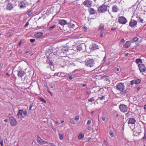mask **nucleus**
I'll return each mask as SVG.
<instances>
[{
	"mask_svg": "<svg viewBox=\"0 0 146 146\" xmlns=\"http://www.w3.org/2000/svg\"><path fill=\"white\" fill-rule=\"evenodd\" d=\"M85 62V65L88 67H93L94 66V61L93 59L87 58Z\"/></svg>",
	"mask_w": 146,
	"mask_h": 146,
	"instance_id": "1",
	"label": "nucleus"
},
{
	"mask_svg": "<svg viewBox=\"0 0 146 146\" xmlns=\"http://www.w3.org/2000/svg\"><path fill=\"white\" fill-rule=\"evenodd\" d=\"M9 117L11 125L12 126L16 125L17 123L16 119L13 117L10 114L9 115Z\"/></svg>",
	"mask_w": 146,
	"mask_h": 146,
	"instance_id": "2",
	"label": "nucleus"
},
{
	"mask_svg": "<svg viewBox=\"0 0 146 146\" xmlns=\"http://www.w3.org/2000/svg\"><path fill=\"white\" fill-rule=\"evenodd\" d=\"M119 108L121 111L123 113H125L127 111L128 107L127 106L124 104H121L119 106Z\"/></svg>",
	"mask_w": 146,
	"mask_h": 146,
	"instance_id": "3",
	"label": "nucleus"
},
{
	"mask_svg": "<svg viewBox=\"0 0 146 146\" xmlns=\"http://www.w3.org/2000/svg\"><path fill=\"white\" fill-rule=\"evenodd\" d=\"M118 22L119 24H125L127 22V21L124 17L121 16L118 18Z\"/></svg>",
	"mask_w": 146,
	"mask_h": 146,
	"instance_id": "4",
	"label": "nucleus"
},
{
	"mask_svg": "<svg viewBox=\"0 0 146 146\" xmlns=\"http://www.w3.org/2000/svg\"><path fill=\"white\" fill-rule=\"evenodd\" d=\"M107 6L103 4L98 8V10L100 13H103L107 10Z\"/></svg>",
	"mask_w": 146,
	"mask_h": 146,
	"instance_id": "5",
	"label": "nucleus"
},
{
	"mask_svg": "<svg viewBox=\"0 0 146 146\" xmlns=\"http://www.w3.org/2000/svg\"><path fill=\"white\" fill-rule=\"evenodd\" d=\"M116 87L117 89L120 91H122L125 88L124 83L121 82L118 83Z\"/></svg>",
	"mask_w": 146,
	"mask_h": 146,
	"instance_id": "6",
	"label": "nucleus"
},
{
	"mask_svg": "<svg viewBox=\"0 0 146 146\" xmlns=\"http://www.w3.org/2000/svg\"><path fill=\"white\" fill-rule=\"evenodd\" d=\"M137 23V21L132 19L129 23V25L132 28H134L136 27Z\"/></svg>",
	"mask_w": 146,
	"mask_h": 146,
	"instance_id": "7",
	"label": "nucleus"
},
{
	"mask_svg": "<svg viewBox=\"0 0 146 146\" xmlns=\"http://www.w3.org/2000/svg\"><path fill=\"white\" fill-rule=\"evenodd\" d=\"M17 76L18 77L22 78L26 74V72L22 69H19L17 71Z\"/></svg>",
	"mask_w": 146,
	"mask_h": 146,
	"instance_id": "8",
	"label": "nucleus"
},
{
	"mask_svg": "<svg viewBox=\"0 0 146 146\" xmlns=\"http://www.w3.org/2000/svg\"><path fill=\"white\" fill-rule=\"evenodd\" d=\"M138 67L140 71L141 72H145L146 70L145 66L143 64H139L138 65Z\"/></svg>",
	"mask_w": 146,
	"mask_h": 146,
	"instance_id": "9",
	"label": "nucleus"
},
{
	"mask_svg": "<svg viewBox=\"0 0 146 146\" xmlns=\"http://www.w3.org/2000/svg\"><path fill=\"white\" fill-rule=\"evenodd\" d=\"M92 1L91 0H86L83 4L87 7H90L92 5Z\"/></svg>",
	"mask_w": 146,
	"mask_h": 146,
	"instance_id": "10",
	"label": "nucleus"
},
{
	"mask_svg": "<svg viewBox=\"0 0 146 146\" xmlns=\"http://www.w3.org/2000/svg\"><path fill=\"white\" fill-rule=\"evenodd\" d=\"M136 122V120L135 118L131 117L128 119L127 123L129 124H134Z\"/></svg>",
	"mask_w": 146,
	"mask_h": 146,
	"instance_id": "11",
	"label": "nucleus"
},
{
	"mask_svg": "<svg viewBox=\"0 0 146 146\" xmlns=\"http://www.w3.org/2000/svg\"><path fill=\"white\" fill-rule=\"evenodd\" d=\"M23 110H19L18 112L17 113V116L19 118H24L23 116Z\"/></svg>",
	"mask_w": 146,
	"mask_h": 146,
	"instance_id": "12",
	"label": "nucleus"
},
{
	"mask_svg": "<svg viewBox=\"0 0 146 146\" xmlns=\"http://www.w3.org/2000/svg\"><path fill=\"white\" fill-rule=\"evenodd\" d=\"M75 23L73 21H70L68 24V27L71 29H74L75 27Z\"/></svg>",
	"mask_w": 146,
	"mask_h": 146,
	"instance_id": "13",
	"label": "nucleus"
},
{
	"mask_svg": "<svg viewBox=\"0 0 146 146\" xmlns=\"http://www.w3.org/2000/svg\"><path fill=\"white\" fill-rule=\"evenodd\" d=\"M13 7V5L11 3H9L8 4H7L6 8L7 10H11L12 9Z\"/></svg>",
	"mask_w": 146,
	"mask_h": 146,
	"instance_id": "14",
	"label": "nucleus"
},
{
	"mask_svg": "<svg viewBox=\"0 0 146 146\" xmlns=\"http://www.w3.org/2000/svg\"><path fill=\"white\" fill-rule=\"evenodd\" d=\"M58 23L62 26H64L67 23V22L64 20H59Z\"/></svg>",
	"mask_w": 146,
	"mask_h": 146,
	"instance_id": "15",
	"label": "nucleus"
},
{
	"mask_svg": "<svg viewBox=\"0 0 146 146\" xmlns=\"http://www.w3.org/2000/svg\"><path fill=\"white\" fill-rule=\"evenodd\" d=\"M43 140L38 135H37V142L40 145H42Z\"/></svg>",
	"mask_w": 146,
	"mask_h": 146,
	"instance_id": "16",
	"label": "nucleus"
},
{
	"mask_svg": "<svg viewBox=\"0 0 146 146\" xmlns=\"http://www.w3.org/2000/svg\"><path fill=\"white\" fill-rule=\"evenodd\" d=\"M19 5L20 8L23 9L25 7L26 4L24 2L22 1L19 3Z\"/></svg>",
	"mask_w": 146,
	"mask_h": 146,
	"instance_id": "17",
	"label": "nucleus"
},
{
	"mask_svg": "<svg viewBox=\"0 0 146 146\" xmlns=\"http://www.w3.org/2000/svg\"><path fill=\"white\" fill-rule=\"evenodd\" d=\"M113 12L115 13L117 12L119 10L117 6L116 5H113L112 7Z\"/></svg>",
	"mask_w": 146,
	"mask_h": 146,
	"instance_id": "18",
	"label": "nucleus"
},
{
	"mask_svg": "<svg viewBox=\"0 0 146 146\" xmlns=\"http://www.w3.org/2000/svg\"><path fill=\"white\" fill-rule=\"evenodd\" d=\"M99 31H105L104 25L102 24H100L98 28Z\"/></svg>",
	"mask_w": 146,
	"mask_h": 146,
	"instance_id": "19",
	"label": "nucleus"
},
{
	"mask_svg": "<svg viewBox=\"0 0 146 146\" xmlns=\"http://www.w3.org/2000/svg\"><path fill=\"white\" fill-rule=\"evenodd\" d=\"M130 45L131 44L130 42L127 41L124 45V47L125 48H127L130 46Z\"/></svg>",
	"mask_w": 146,
	"mask_h": 146,
	"instance_id": "20",
	"label": "nucleus"
},
{
	"mask_svg": "<svg viewBox=\"0 0 146 146\" xmlns=\"http://www.w3.org/2000/svg\"><path fill=\"white\" fill-rule=\"evenodd\" d=\"M43 35V34L41 32L37 33L35 35V36L36 38H39L42 36Z\"/></svg>",
	"mask_w": 146,
	"mask_h": 146,
	"instance_id": "21",
	"label": "nucleus"
},
{
	"mask_svg": "<svg viewBox=\"0 0 146 146\" xmlns=\"http://www.w3.org/2000/svg\"><path fill=\"white\" fill-rule=\"evenodd\" d=\"M135 62L137 64H139V63H142L143 61L140 58L136 59L135 60Z\"/></svg>",
	"mask_w": 146,
	"mask_h": 146,
	"instance_id": "22",
	"label": "nucleus"
},
{
	"mask_svg": "<svg viewBox=\"0 0 146 146\" xmlns=\"http://www.w3.org/2000/svg\"><path fill=\"white\" fill-rule=\"evenodd\" d=\"M38 99L42 101V102L44 103H46V101L44 100V99L42 98V97L38 96Z\"/></svg>",
	"mask_w": 146,
	"mask_h": 146,
	"instance_id": "23",
	"label": "nucleus"
},
{
	"mask_svg": "<svg viewBox=\"0 0 146 146\" xmlns=\"http://www.w3.org/2000/svg\"><path fill=\"white\" fill-rule=\"evenodd\" d=\"M89 11L90 14L91 15H93L95 13V10L92 8H91L89 10Z\"/></svg>",
	"mask_w": 146,
	"mask_h": 146,
	"instance_id": "24",
	"label": "nucleus"
},
{
	"mask_svg": "<svg viewBox=\"0 0 146 146\" xmlns=\"http://www.w3.org/2000/svg\"><path fill=\"white\" fill-rule=\"evenodd\" d=\"M99 31L100 37L102 38L104 36L105 31Z\"/></svg>",
	"mask_w": 146,
	"mask_h": 146,
	"instance_id": "25",
	"label": "nucleus"
},
{
	"mask_svg": "<svg viewBox=\"0 0 146 146\" xmlns=\"http://www.w3.org/2000/svg\"><path fill=\"white\" fill-rule=\"evenodd\" d=\"M82 45H80L76 47V49L77 50H78L80 51L82 49Z\"/></svg>",
	"mask_w": 146,
	"mask_h": 146,
	"instance_id": "26",
	"label": "nucleus"
},
{
	"mask_svg": "<svg viewBox=\"0 0 146 146\" xmlns=\"http://www.w3.org/2000/svg\"><path fill=\"white\" fill-rule=\"evenodd\" d=\"M138 40V38L137 37H135L133 39L131 40V42L132 43H133L137 41Z\"/></svg>",
	"mask_w": 146,
	"mask_h": 146,
	"instance_id": "27",
	"label": "nucleus"
},
{
	"mask_svg": "<svg viewBox=\"0 0 146 146\" xmlns=\"http://www.w3.org/2000/svg\"><path fill=\"white\" fill-rule=\"evenodd\" d=\"M103 90L106 91H107L106 90H107V91H110L111 90V89L110 88L108 87H105L104 88H103Z\"/></svg>",
	"mask_w": 146,
	"mask_h": 146,
	"instance_id": "28",
	"label": "nucleus"
},
{
	"mask_svg": "<svg viewBox=\"0 0 146 146\" xmlns=\"http://www.w3.org/2000/svg\"><path fill=\"white\" fill-rule=\"evenodd\" d=\"M98 46L96 44H93L92 46V48L94 49L98 48Z\"/></svg>",
	"mask_w": 146,
	"mask_h": 146,
	"instance_id": "29",
	"label": "nucleus"
},
{
	"mask_svg": "<svg viewBox=\"0 0 146 146\" xmlns=\"http://www.w3.org/2000/svg\"><path fill=\"white\" fill-rule=\"evenodd\" d=\"M60 75L61 77H64L66 75V74L65 72H60Z\"/></svg>",
	"mask_w": 146,
	"mask_h": 146,
	"instance_id": "30",
	"label": "nucleus"
},
{
	"mask_svg": "<svg viewBox=\"0 0 146 146\" xmlns=\"http://www.w3.org/2000/svg\"><path fill=\"white\" fill-rule=\"evenodd\" d=\"M60 139V140H62L63 139V135L62 134L58 133Z\"/></svg>",
	"mask_w": 146,
	"mask_h": 146,
	"instance_id": "31",
	"label": "nucleus"
},
{
	"mask_svg": "<svg viewBox=\"0 0 146 146\" xmlns=\"http://www.w3.org/2000/svg\"><path fill=\"white\" fill-rule=\"evenodd\" d=\"M84 137V135L83 134H80L78 136V138L81 139Z\"/></svg>",
	"mask_w": 146,
	"mask_h": 146,
	"instance_id": "32",
	"label": "nucleus"
},
{
	"mask_svg": "<svg viewBox=\"0 0 146 146\" xmlns=\"http://www.w3.org/2000/svg\"><path fill=\"white\" fill-rule=\"evenodd\" d=\"M136 84H139L141 81V80L140 79H137L135 80Z\"/></svg>",
	"mask_w": 146,
	"mask_h": 146,
	"instance_id": "33",
	"label": "nucleus"
},
{
	"mask_svg": "<svg viewBox=\"0 0 146 146\" xmlns=\"http://www.w3.org/2000/svg\"><path fill=\"white\" fill-rule=\"evenodd\" d=\"M55 27H56L55 25H53L51 27H50L49 28V30L50 31H51L52 29H53Z\"/></svg>",
	"mask_w": 146,
	"mask_h": 146,
	"instance_id": "34",
	"label": "nucleus"
},
{
	"mask_svg": "<svg viewBox=\"0 0 146 146\" xmlns=\"http://www.w3.org/2000/svg\"><path fill=\"white\" fill-rule=\"evenodd\" d=\"M130 84L131 85H132L134 84H136L135 80H133L130 82Z\"/></svg>",
	"mask_w": 146,
	"mask_h": 146,
	"instance_id": "35",
	"label": "nucleus"
},
{
	"mask_svg": "<svg viewBox=\"0 0 146 146\" xmlns=\"http://www.w3.org/2000/svg\"><path fill=\"white\" fill-rule=\"evenodd\" d=\"M27 113V111L26 110L23 111V114L25 116H26Z\"/></svg>",
	"mask_w": 146,
	"mask_h": 146,
	"instance_id": "36",
	"label": "nucleus"
},
{
	"mask_svg": "<svg viewBox=\"0 0 146 146\" xmlns=\"http://www.w3.org/2000/svg\"><path fill=\"white\" fill-rule=\"evenodd\" d=\"M109 134L111 137H112L114 136V134L113 132L112 131H110L109 132Z\"/></svg>",
	"mask_w": 146,
	"mask_h": 146,
	"instance_id": "37",
	"label": "nucleus"
},
{
	"mask_svg": "<svg viewBox=\"0 0 146 146\" xmlns=\"http://www.w3.org/2000/svg\"><path fill=\"white\" fill-rule=\"evenodd\" d=\"M48 63L50 65H53V62H52L50 61V60H48V61H47Z\"/></svg>",
	"mask_w": 146,
	"mask_h": 146,
	"instance_id": "38",
	"label": "nucleus"
},
{
	"mask_svg": "<svg viewBox=\"0 0 146 146\" xmlns=\"http://www.w3.org/2000/svg\"><path fill=\"white\" fill-rule=\"evenodd\" d=\"M94 100V98H92L88 100V101L92 102Z\"/></svg>",
	"mask_w": 146,
	"mask_h": 146,
	"instance_id": "39",
	"label": "nucleus"
},
{
	"mask_svg": "<svg viewBox=\"0 0 146 146\" xmlns=\"http://www.w3.org/2000/svg\"><path fill=\"white\" fill-rule=\"evenodd\" d=\"M48 143V141H46L43 140V141H42V145L45 144H47Z\"/></svg>",
	"mask_w": 146,
	"mask_h": 146,
	"instance_id": "40",
	"label": "nucleus"
},
{
	"mask_svg": "<svg viewBox=\"0 0 146 146\" xmlns=\"http://www.w3.org/2000/svg\"><path fill=\"white\" fill-rule=\"evenodd\" d=\"M0 144L1 145H3V139L0 140Z\"/></svg>",
	"mask_w": 146,
	"mask_h": 146,
	"instance_id": "41",
	"label": "nucleus"
},
{
	"mask_svg": "<svg viewBox=\"0 0 146 146\" xmlns=\"http://www.w3.org/2000/svg\"><path fill=\"white\" fill-rule=\"evenodd\" d=\"M105 98V96H102L101 97H100L98 98L99 99H100V100H102V99H104Z\"/></svg>",
	"mask_w": 146,
	"mask_h": 146,
	"instance_id": "42",
	"label": "nucleus"
},
{
	"mask_svg": "<svg viewBox=\"0 0 146 146\" xmlns=\"http://www.w3.org/2000/svg\"><path fill=\"white\" fill-rule=\"evenodd\" d=\"M91 120H88L87 122V125H90L91 123Z\"/></svg>",
	"mask_w": 146,
	"mask_h": 146,
	"instance_id": "43",
	"label": "nucleus"
},
{
	"mask_svg": "<svg viewBox=\"0 0 146 146\" xmlns=\"http://www.w3.org/2000/svg\"><path fill=\"white\" fill-rule=\"evenodd\" d=\"M35 39H30V41L32 43H33L35 41Z\"/></svg>",
	"mask_w": 146,
	"mask_h": 146,
	"instance_id": "44",
	"label": "nucleus"
},
{
	"mask_svg": "<svg viewBox=\"0 0 146 146\" xmlns=\"http://www.w3.org/2000/svg\"><path fill=\"white\" fill-rule=\"evenodd\" d=\"M60 72H58V73H56L54 74V75L55 76H57L58 77L60 76V75H59V74Z\"/></svg>",
	"mask_w": 146,
	"mask_h": 146,
	"instance_id": "45",
	"label": "nucleus"
},
{
	"mask_svg": "<svg viewBox=\"0 0 146 146\" xmlns=\"http://www.w3.org/2000/svg\"><path fill=\"white\" fill-rule=\"evenodd\" d=\"M53 84L52 83L50 84L49 85V87L51 88H53Z\"/></svg>",
	"mask_w": 146,
	"mask_h": 146,
	"instance_id": "46",
	"label": "nucleus"
},
{
	"mask_svg": "<svg viewBox=\"0 0 146 146\" xmlns=\"http://www.w3.org/2000/svg\"><path fill=\"white\" fill-rule=\"evenodd\" d=\"M79 119V116H77L75 117V120L77 121Z\"/></svg>",
	"mask_w": 146,
	"mask_h": 146,
	"instance_id": "47",
	"label": "nucleus"
},
{
	"mask_svg": "<svg viewBox=\"0 0 146 146\" xmlns=\"http://www.w3.org/2000/svg\"><path fill=\"white\" fill-rule=\"evenodd\" d=\"M106 56H105L103 59V62H105L106 61Z\"/></svg>",
	"mask_w": 146,
	"mask_h": 146,
	"instance_id": "48",
	"label": "nucleus"
},
{
	"mask_svg": "<svg viewBox=\"0 0 146 146\" xmlns=\"http://www.w3.org/2000/svg\"><path fill=\"white\" fill-rule=\"evenodd\" d=\"M70 123H71L72 124H74L75 123L74 122V121L72 120H71L70 121Z\"/></svg>",
	"mask_w": 146,
	"mask_h": 146,
	"instance_id": "49",
	"label": "nucleus"
},
{
	"mask_svg": "<svg viewBox=\"0 0 146 146\" xmlns=\"http://www.w3.org/2000/svg\"><path fill=\"white\" fill-rule=\"evenodd\" d=\"M29 25V23L28 22H27L25 25V27H26L28 26Z\"/></svg>",
	"mask_w": 146,
	"mask_h": 146,
	"instance_id": "50",
	"label": "nucleus"
},
{
	"mask_svg": "<svg viewBox=\"0 0 146 146\" xmlns=\"http://www.w3.org/2000/svg\"><path fill=\"white\" fill-rule=\"evenodd\" d=\"M69 79L70 80H72L73 79V77L72 76H70L69 77Z\"/></svg>",
	"mask_w": 146,
	"mask_h": 146,
	"instance_id": "51",
	"label": "nucleus"
},
{
	"mask_svg": "<svg viewBox=\"0 0 146 146\" xmlns=\"http://www.w3.org/2000/svg\"><path fill=\"white\" fill-rule=\"evenodd\" d=\"M142 139H143V140H144L145 139H146V136L145 135L142 138Z\"/></svg>",
	"mask_w": 146,
	"mask_h": 146,
	"instance_id": "52",
	"label": "nucleus"
},
{
	"mask_svg": "<svg viewBox=\"0 0 146 146\" xmlns=\"http://www.w3.org/2000/svg\"><path fill=\"white\" fill-rule=\"evenodd\" d=\"M22 44V42L21 41H20V42H19V43L18 44V46H20Z\"/></svg>",
	"mask_w": 146,
	"mask_h": 146,
	"instance_id": "53",
	"label": "nucleus"
},
{
	"mask_svg": "<svg viewBox=\"0 0 146 146\" xmlns=\"http://www.w3.org/2000/svg\"><path fill=\"white\" fill-rule=\"evenodd\" d=\"M102 120H103V121H105V117H102Z\"/></svg>",
	"mask_w": 146,
	"mask_h": 146,
	"instance_id": "54",
	"label": "nucleus"
},
{
	"mask_svg": "<svg viewBox=\"0 0 146 146\" xmlns=\"http://www.w3.org/2000/svg\"><path fill=\"white\" fill-rule=\"evenodd\" d=\"M51 146H56L53 143H50Z\"/></svg>",
	"mask_w": 146,
	"mask_h": 146,
	"instance_id": "55",
	"label": "nucleus"
},
{
	"mask_svg": "<svg viewBox=\"0 0 146 146\" xmlns=\"http://www.w3.org/2000/svg\"><path fill=\"white\" fill-rule=\"evenodd\" d=\"M124 41V39H122L121 40V41H120V42L121 43H122V42H123Z\"/></svg>",
	"mask_w": 146,
	"mask_h": 146,
	"instance_id": "56",
	"label": "nucleus"
},
{
	"mask_svg": "<svg viewBox=\"0 0 146 146\" xmlns=\"http://www.w3.org/2000/svg\"><path fill=\"white\" fill-rule=\"evenodd\" d=\"M88 130H90V129H91V127L90 126H88Z\"/></svg>",
	"mask_w": 146,
	"mask_h": 146,
	"instance_id": "57",
	"label": "nucleus"
},
{
	"mask_svg": "<svg viewBox=\"0 0 146 146\" xmlns=\"http://www.w3.org/2000/svg\"><path fill=\"white\" fill-rule=\"evenodd\" d=\"M94 111H92L91 112V113L92 115H93L94 114Z\"/></svg>",
	"mask_w": 146,
	"mask_h": 146,
	"instance_id": "58",
	"label": "nucleus"
},
{
	"mask_svg": "<svg viewBox=\"0 0 146 146\" xmlns=\"http://www.w3.org/2000/svg\"><path fill=\"white\" fill-rule=\"evenodd\" d=\"M8 119H5L4 120V121H5V122H7L8 121Z\"/></svg>",
	"mask_w": 146,
	"mask_h": 146,
	"instance_id": "59",
	"label": "nucleus"
},
{
	"mask_svg": "<svg viewBox=\"0 0 146 146\" xmlns=\"http://www.w3.org/2000/svg\"><path fill=\"white\" fill-rule=\"evenodd\" d=\"M82 86L83 87H85L86 86V85L85 84H83L82 85Z\"/></svg>",
	"mask_w": 146,
	"mask_h": 146,
	"instance_id": "60",
	"label": "nucleus"
},
{
	"mask_svg": "<svg viewBox=\"0 0 146 146\" xmlns=\"http://www.w3.org/2000/svg\"><path fill=\"white\" fill-rule=\"evenodd\" d=\"M32 106H30L29 107V110H32L31 109L32 108Z\"/></svg>",
	"mask_w": 146,
	"mask_h": 146,
	"instance_id": "61",
	"label": "nucleus"
},
{
	"mask_svg": "<svg viewBox=\"0 0 146 146\" xmlns=\"http://www.w3.org/2000/svg\"><path fill=\"white\" fill-rule=\"evenodd\" d=\"M128 54H129L128 53H126V54H125V56L126 57L127 56H128Z\"/></svg>",
	"mask_w": 146,
	"mask_h": 146,
	"instance_id": "62",
	"label": "nucleus"
},
{
	"mask_svg": "<svg viewBox=\"0 0 146 146\" xmlns=\"http://www.w3.org/2000/svg\"><path fill=\"white\" fill-rule=\"evenodd\" d=\"M118 116H119V114H118L117 113L115 115L116 117H118Z\"/></svg>",
	"mask_w": 146,
	"mask_h": 146,
	"instance_id": "63",
	"label": "nucleus"
},
{
	"mask_svg": "<svg viewBox=\"0 0 146 146\" xmlns=\"http://www.w3.org/2000/svg\"><path fill=\"white\" fill-rule=\"evenodd\" d=\"M144 109L145 110H146V105L144 106Z\"/></svg>",
	"mask_w": 146,
	"mask_h": 146,
	"instance_id": "64",
	"label": "nucleus"
}]
</instances>
